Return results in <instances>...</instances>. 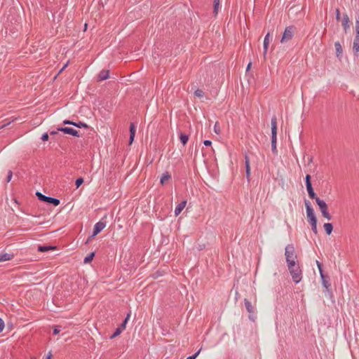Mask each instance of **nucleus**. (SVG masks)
<instances>
[{"label": "nucleus", "mask_w": 359, "mask_h": 359, "mask_svg": "<svg viewBox=\"0 0 359 359\" xmlns=\"http://www.w3.org/2000/svg\"><path fill=\"white\" fill-rule=\"evenodd\" d=\"M289 273L292 276V280L296 283L302 281L303 278V271L299 263L287 266Z\"/></svg>", "instance_id": "1"}, {"label": "nucleus", "mask_w": 359, "mask_h": 359, "mask_svg": "<svg viewBox=\"0 0 359 359\" xmlns=\"http://www.w3.org/2000/svg\"><path fill=\"white\" fill-rule=\"evenodd\" d=\"M286 262L287 266L297 263V257L295 254L294 248L292 245H288L285 248V252Z\"/></svg>", "instance_id": "2"}, {"label": "nucleus", "mask_w": 359, "mask_h": 359, "mask_svg": "<svg viewBox=\"0 0 359 359\" xmlns=\"http://www.w3.org/2000/svg\"><path fill=\"white\" fill-rule=\"evenodd\" d=\"M271 147L273 152L276 151L277 142V119L276 117L271 118Z\"/></svg>", "instance_id": "3"}, {"label": "nucleus", "mask_w": 359, "mask_h": 359, "mask_svg": "<svg viewBox=\"0 0 359 359\" xmlns=\"http://www.w3.org/2000/svg\"><path fill=\"white\" fill-rule=\"evenodd\" d=\"M315 200L316 203L319 206V209L322 213V215L327 219L330 220L332 219V217L330 214L328 212V208L326 203L324 201L320 199L318 197L316 198Z\"/></svg>", "instance_id": "4"}, {"label": "nucleus", "mask_w": 359, "mask_h": 359, "mask_svg": "<svg viewBox=\"0 0 359 359\" xmlns=\"http://www.w3.org/2000/svg\"><path fill=\"white\" fill-rule=\"evenodd\" d=\"M294 32L295 28L294 27H287L283 34L282 38L280 39V43H285L290 41L293 38Z\"/></svg>", "instance_id": "5"}, {"label": "nucleus", "mask_w": 359, "mask_h": 359, "mask_svg": "<svg viewBox=\"0 0 359 359\" xmlns=\"http://www.w3.org/2000/svg\"><path fill=\"white\" fill-rule=\"evenodd\" d=\"M105 226H106V223H104L103 222H99L96 223L94 226L93 235L90 238H88L87 242H89L90 241L91 238H93L95 236H97L98 233H100L105 228Z\"/></svg>", "instance_id": "6"}, {"label": "nucleus", "mask_w": 359, "mask_h": 359, "mask_svg": "<svg viewBox=\"0 0 359 359\" xmlns=\"http://www.w3.org/2000/svg\"><path fill=\"white\" fill-rule=\"evenodd\" d=\"M36 196L39 197V198L40 200H41L43 201H46V202H48V203H53L55 205H58L60 204V201L59 200H57L56 198H53L46 196L43 195L42 194H41L39 192L36 193Z\"/></svg>", "instance_id": "7"}, {"label": "nucleus", "mask_w": 359, "mask_h": 359, "mask_svg": "<svg viewBox=\"0 0 359 359\" xmlns=\"http://www.w3.org/2000/svg\"><path fill=\"white\" fill-rule=\"evenodd\" d=\"M272 40V36H271L270 33H267V34L265 36L264 39V52L263 55L264 58H266V55L268 51L269 43H271Z\"/></svg>", "instance_id": "8"}, {"label": "nucleus", "mask_w": 359, "mask_h": 359, "mask_svg": "<svg viewBox=\"0 0 359 359\" xmlns=\"http://www.w3.org/2000/svg\"><path fill=\"white\" fill-rule=\"evenodd\" d=\"M57 130L59 131L63 132L65 134L71 135L76 136V137L79 136V132L76 130L72 128H69V127L59 128Z\"/></svg>", "instance_id": "9"}, {"label": "nucleus", "mask_w": 359, "mask_h": 359, "mask_svg": "<svg viewBox=\"0 0 359 359\" xmlns=\"http://www.w3.org/2000/svg\"><path fill=\"white\" fill-rule=\"evenodd\" d=\"M304 203H305V207H306V210L307 218L316 217L314 210L311 205V203L309 201L306 200L304 201Z\"/></svg>", "instance_id": "10"}, {"label": "nucleus", "mask_w": 359, "mask_h": 359, "mask_svg": "<svg viewBox=\"0 0 359 359\" xmlns=\"http://www.w3.org/2000/svg\"><path fill=\"white\" fill-rule=\"evenodd\" d=\"M334 47L336 50V55L339 60H341L343 53V49L341 43L339 41L335 42Z\"/></svg>", "instance_id": "11"}, {"label": "nucleus", "mask_w": 359, "mask_h": 359, "mask_svg": "<svg viewBox=\"0 0 359 359\" xmlns=\"http://www.w3.org/2000/svg\"><path fill=\"white\" fill-rule=\"evenodd\" d=\"M349 23H350V20H349L348 16L347 15V14L344 15L342 20H341V24H342L344 29L346 32L350 27Z\"/></svg>", "instance_id": "12"}, {"label": "nucleus", "mask_w": 359, "mask_h": 359, "mask_svg": "<svg viewBox=\"0 0 359 359\" xmlns=\"http://www.w3.org/2000/svg\"><path fill=\"white\" fill-rule=\"evenodd\" d=\"M353 51L355 56H359V36L355 37L353 41Z\"/></svg>", "instance_id": "13"}, {"label": "nucleus", "mask_w": 359, "mask_h": 359, "mask_svg": "<svg viewBox=\"0 0 359 359\" xmlns=\"http://www.w3.org/2000/svg\"><path fill=\"white\" fill-rule=\"evenodd\" d=\"M186 205H187V201H183L182 202H181L180 204L177 205V206L176 207V208L175 210V216H177L181 213V212L185 208Z\"/></svg>", "instance_id": "14"}, {"label": "nucleus", "mask_w": 359, "mask_h": 359, "mask_svg": "<svg viewBox=\"0 0 359 359\" xmlns=\"http://www.w3.org/2000/svg\"><path fill=\"white\" fill-rule=\"evenodd\" d=\"M245 171H246V177L249 180L250 177V159L248 156L245 157Z\"/></svg>", "instance_id": "15"}, {"label": "nucleus", "mask_w": 359, "mask_h": 359, "mask_svg": "<svg viewBox=\"0 0 359 359\" xmlns=\"http://www.w3.org/2000/svg\"><path fill=\"white\" fill-rule=\"evenodd\" d=\"M63 123H64V124L73 125L78 128H87L88 127V126L86 123H82V122L74 123V122H72V121H70L68 120H65V121H64Z\"/></svg>", "instance_id": "16"}, {"label": "nucleus", "mask_w": 359, "mask_h": 359, "mask_svg": "<svg viewBox=\"0 0 359 359\" xmlns=\"http://www.w3.org/2000/svg\"><path fill=\"white\" fill-rule=\"evenodd\" d=\"M13 254L3 253L0 255V262H5L11 260L13 258Z\"/></svg>", "instance_id": "17"}, {"label": "nucleus", "mask_w": 359, "mask_h": 359, "mask_svg": "<svg viewBox=\"0 0 359 359\" xmlns=\"http://www.w3.org/2000/svg\"><path fill=\"white\" fill-rule=\"evenodd\" d=\"M109 70H102L100 72L98 75V79L100 81H103L109 78Z\"/></svg>", "instance_id": "18"}, {"label": "nucleus", "mask_w": 359, "mask_h": 359, "mask_svg": "<svg viewBox=\"0 0 359 359\" xmlns=\"http://www.w3.org/2000/svg\"><path fill=\"white\" fill-rule=\"evenodd\" d=\"M306 189H307V191H308V194H309V196L311 198H313V199H316V198H318L313 189V187H312V185L311 184H308L306 185Z\"/></svg>", "instance_id": "19"}, {"label": "nucleus", "mask_w": 359, "mask_h": 359, "mask_svg": "<svg viewBox=\"0 0 359 359\" xmlns=\"http://www.w3.org/2000/svg\"><path fill=\"white\" fill-rule=\"evenodd\" d=\"M245 306L246 309L248 310V311L250 313L252 314L255 313L254 306L252 305L251 302L250 301H248V299H245Z\"/></svg>", "instance_id": "20"}, {"label": "nucleus", "mask_w": 359, "mask_h": 359, "mask_svg": "<svg viewBox=\"0 0 359 359\" xmlns=\"http://www.w3.org/2000/svg\"><path fill=\"white\" fill-rule=\"evenodd\" d=\"M320 277L322 279V284L323 287L326 289H328L330 287V282L326 279L325 275L323 274V272H321Z\"/></svg>", "instance_id": "21"}, {"label": "nucleus", "mask_w": 359, "mask_h": 359, "mask_svg": "<svg viewBox=\"0 0 359 359\" xmlns=\"http://www.w3.org/2000/svg\"><path fill=\"white\" fill-rule=\"evenodd\" d=\"M323 227H324V229L325 231V232L328 234V235H330L332 232V230H333V226L331 223H325L324 225H323Z\"/></svg>", "instance_id": "22"}, {"label": "nucleus", "mask_w": 359, "mask_h": 359, "mask_svg": "<svg viewBox=\"0 0 359 359\" xmlns=\"http://www.w3.org/2000/svg\"><path fill=\"white\" fill-rule=\"evenodd\" d=\"M170 177H171V176L168 172L164 173L161 178V184H164L167 182H168L170 179Z\"/></svg>", "instance_id": "23"}, {"label": "nucleus", "mask_w": 359, "mask_h": 359, "mask_svg": "<svg viewBox=\"0 0 359 359\" xmlns=\"http://www.w3.org/2000/svg\"><path fill=\"white\" fill-rule=\"evenodd\" d=\"M180 139L183 145H185L189 140V136L185 134L180 133Z\"/></svg>", "instance_id": "24"}, {"label": "nucleus", "mask_w": 359, "mask_h": 359, "mask_svg": "<svg viewBox=\"0 0 359 359\" xmlns=\"http://www.w3.org/2000/svg\"><path fill=\"white\" fill-rule=\"evenodd\" d=\"M220 5V0H214V14L216 15H217L219 8Z\"/></svg>", "instance_id": "25"}, {"label": "nucleus", "mask_w": 359, "mask_h": 359, "mask_svg": "<svg viewBox=\"0 0 359 359\" xmlns=\"http://www.w3.org/2000/svg\"><path fill=\"white\" fill-rule=\"evenodd\" d=\"M55 247L53 246H39V251L40 252H46L49 250H54Z\"/></svg>", "instance_id": "26"}, {"label": "nucleus", "mask_w": 359, "mask_h": 359, "mask_svg": "<svg viewBox=\"0 0 359 359\" xmlns=\"http://www.w3.org/2000/svg\"><path fill=\"white\" fill-rule=\"evenodd\" d=\"M94 256H95V253L94 252L90 253L88 256L85 257L84 263L85 264L90 263L93 260Z\"/></svg>", "instance_id": "27"}, {"label": "nucleus", "mask_w": 359, "mask_h": 359, "mask_svg": "<svg viewBox=\"0 0 359 359\" xmlns=\"http://www.w3.org/2000/svg\"><path fill=\"white\" fill-rule=\"evenodd\" d=\"M124 330H122V328L121 327H118L116 331L114 332V333L111 336V339H114L115 337H116L117 336H118Z\"/></svg>", "instance_id": "28"}, {"label": "nucleus", "mask_w": 359, "mask_h": 359, "mask_svg": "<svg viewBox=\"0 0 359 359\" xmlns=\"http://www.w3.org/2000/svg\"><path fill=\"white\" fill-rule=\"evenodd\" d=\"M135 132H136L135 126L134 123H131L130 126V136L135 137Z\"/></svg>", "instance_id": "29"}, {"label": "nucleus", "mask_w": 359, "mask_h": 359, "mask_svg": "<svg viewBox=\"0 0 359 359\" xmlns=\"http://www.w3.org/2000/svg\"><path fill=\"white\" fill-rule=\"evenodd\" d=\"M130 314L128 313L125 319V320L123 321V323L121 324V327L122 328V330H125L126 329V324L128 321V320L130 319Z\"/></svg>", "instance_id": "30"}, {"label": "nucleus", "mask_w": 359, "mask_h": 359, "mask_svg": "<svg viewBox=\"0 0 359 359\" xmlns=\"http://www.w3.org/2000/svg\"><path fill=\"white\" fill-rule=\"evenodd\" d=\"M214 132L217 135H219L221 132L220 126L218 122H216L214 126Z\"/></svg>", "instance_id": "31"}, {"label": "nucleus", "mask_w": 359, "mask_h": 359, "mask_svg": "<svg viewBox=\"0 0 359 359\" xmlns=\"http://www.w3.org/2000/svg\"><path fill=\"white\" fill-rule=\"evenodd\" d=\"M203 91L200 89H198L194 92V95L198 97H202L203 96Z\"/></svg>", "instance_id": "32"}, {"label": "nucleus", "mask_w": 359, "mask_h": 359, "mask_svg": "<svg viewBox=\"0 0 359 359\" xmlns=\"http://www.w3.org/2000/svg\"><path fill=\"white\" fill-rule=\"evenodd\" d=\"M83 182V178L80 177V178H78L76 180V188H79Z\"/></svg>", "instance_id": "33"}, {"label": "nucleus", "mask_w": 359, "mask_h": 359, "mask_svg": "<svg viewBox=\"0 0 359 359\" xmlns=\"http://www.w3.org/2000/svg\"><path fill=\"white\" fill-rule=\"evenodd\" d=\"M308 221L310 223V224H315L317 223V219L316 217L308 218Z\"/></svg>", "instance_id": "34"}, {"label": "nucleus", "mask_w": 359, "mask_h": 359, "mask_svg": "<svg viewBox=\"0 0 359 359\" xmlns=\"http://www.w3.org/2000/svg\"><path fill=\"white\" fill-rule=\"evenodd\" d=\"M5 327L4 321L0 318V332H1Z\"/></svg>", "instance_id": "35"}, {"label": "nucleus", "mask_w": 359, "mask_h": 359, "mask_svg": "<svg viewBox=\"0 0 359 359\" xmlns=\"http://www.w3.org/2000/svg\"><path fill=\"white\" fill-rule=\"evenodd\" d=\"M201 350L200 349L198 352H196L195 354H194L193 355H191V356H189L188 358H187V359H196V357L199 355L200 352H201Z\"/></svg>", "instance_id": "36"}, {"label": "nucleus", "mask_w": 359, "mask_h": 359, "mask_svg": "<svg viewBox=\"0 0 359 359\" xmlns=\"http://www.w3.org/2000/svg\"><path fill=\"white\" fill-rule=\"evenodd\" d=\"M12 176H13V172H12V171L9 170L8 172V176H7V182H9L11 180Z\"/></svg>", "instance_id": "37"}, {"label": "nucleus", "mask_w": 359, "mask_h": 359, "mask_svg": "<svg viewBox=\"0 0 359 359\" xmlns=\"http://www.w3.org/2000/svg\"><path fill=\"white\" fill-rule=\"evenodd\" d=\"M308 184H311V176L309 175H307L306 176V186Z\"/></svg>", "instance_id": "38"}, {"label": "nucleus", "mask_w": 359, "mask_h": 359, "mask_svg": "<svg viewBox=\"0 0 359 359\" xmlns=\"http://www.w3.org/2000/svg\"><path fill=\"white\" fill-rule=\"evenodd\" d=\"M311 228H312V231H313V233L316 234L318 233L317 223L315 224H311Z\"/></svg>", "instance_id": "39"}, {"label": "nucleus", "mask_w": 359, "mask_h": 359, "mask_svg": "<svg viewBox=\"0 0 359 359\" xmlns=\"http://www.w3.org/2000/svg\"><path fill=\"white\" fill-rule=\"evenodd\" d=\"M316 265L318 268V270H319V273L320 274H321V272H323V270H322V265L320 263V262H318V260L316 261Z\"/></svg>", "instance_id": "40"}, {"label": "nucleus", "mask_w": 359, "mask_h": 359, "mask_svg": "<svg viewBox=\"0 0 359 359\" xmlns=\"http://www.w3.org/2000/svg\"><path fill=\"white\" fill-rule=\"evenodd\" d=\"M355 31H356V36L355 37H358V36H359V21H357V22H356Z\"/></svg>", "instance_id": "41"}, {"label": "nucleus", "mask_w": 359, "mask_h": 359, "mask_svg": "<svg viewBox=\"0 0 359 359\" xmlns=\"http://www.w3.org/2000/svg\"><path fill=\"white\" fill-rule=\"evenodd\" d=\"M48 138H49V136H48V133H44V134L42 135V137H41V140H42L43 141H47V140H48Z\"/></svg>", "instance_id": "42"}, {"label": "nucleus", "mask_w": 359, "mask_h": 359, "mask_svg": "<svg viewBox=\"0 0 359 359\" xmlns=\"http://www.w3.org/2000/svg\"><path fill=\"white\" fill-rule=\"evenodd\" d=\"M203 144L205 145V146H210L212 144V142L210 140H205L203 142Z\"/></svg>", "instance_id": "43"}, {"label": "nucleus", "mask_w": 359, "mask_h": 359, "mask_svg": "<svg viewBox=\"0 0 359 359\" xmlns=\"http://www.w3.org/2000/svg\"><path fill=\"white\" fill-rule=\"evenodd\" d=\"M336 18L337 20H339L340 19V14H339V10H337V16H336Z\"/></svg>", "instance_id": "44"}, {"label": "nucleus", "mask_w": 359, "mask_h": 359, "mask_svg": "<svg viewBox=\"0 0 359 359\" xmlns=\"http://www.w3.org/2000/svg\"><path fill=\"white\" fill-rule=\"evenodd\" d=\"M59 332H60V330H58L57 328H55L53 330V334H57Z\"/></svg>", "instance_id": "45"}, {"label": "nucleus", "mask_w": 359, "mask_h": 359, "mask_svg": "<svg viewBox=\"0 0 359 359\" xmlns=\"http://www.w3.org/2000/svg\"><path fill=\"white\" fill-rule=\"evenodd\" d=\"M134 138H135V137H130V140H129V144H132V143H133V140H134Z\"/></svg>", "instance_id": "46"}, {"label": "nucleus", "mask_w": 359, "mask_h": 359, "mask_svg": "<svg viewBox=\"0 0 359 359\" xmlns=\"http://www.w3.org/2000/svg\"><path fill=\"white\" fill-rule=\"evenodd\" d=\"M51 357H52V354L51 353H48V354L46 356V359H51Z\"/></svg>", "instance_id": "47"}, {"label": "nucleus", "mask_w": 359, "mask_h": 359, "mask_svg": "<svg viewBox=\"0 0 359 359\" xmlns=\"http://www.w3.org/2000/svg\"><path fill=\"white\" fill-rule=\"evenodd\" d=\"M251 65H252V63L249 62V64L248 65L247 69H246L247 71H248L250 69Z\"/></svg>", "instance_id": "48"}, {"label": "nucleus", "mask_w": 359, "mask_h": 359, "mask_svg": "<svg viewBox=\"0 0 359 359\" xmlns=\"http://www.w3.org/2000/svg\"><path fill=\"white\" fill-rule=\"evenodd\" d=\"M67 65H68V63L65 64V65L63 66V67L61 69V70H60V72H61L62 71H63V70H64V69L67 67Z\"/></svg>", "instance_id": "49"}, {"label": "nucleus", "mask_w": 359, "mask_h": 359, "mask_svg": "<svg viewBox=\"0 0 359 359\" xmlns=\"http://www.w3.org/2000/svg\"><path fill=\"white\" fill-rule=\"evenodd\" d=\"M32 359H36V358H32Z\"/></svg>", "instance_id": "50"}]
</instances>
